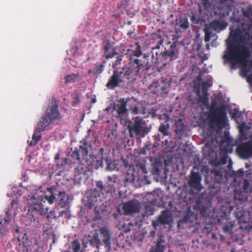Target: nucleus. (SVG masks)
Listing matches in <instances>:
<instances>
[{"label":"nucleus","instance_id":"1","mask_svg":"<svg viewBox=\"0 0 252 252\" xmlns=\"http://www.w3.org/2000/svg\"><path fill=\"white\" fill-rule=\"evenodd\" d=\"M226 51L223 56L226 62H232L231 68H235V65H242L243 75L246 76L252 68V60L249 61L251 52L248 45L252 48V28L251 25L241 30L239 28L231 31L230 36L226 41Z\"/></svg>","mask_w":252,"mask_h":252},{"label":"nucleus","instance_id":"2","mask_svg":"<svg viewBox=\"0 0 252 252\" xmlns=\"http://www.w3.org/2000/svg\"><path fill=\"white\" fill-rule=\"evenodd\" d=\"M92 146L86 140V138L83 139L80 141L79 148L75 147L73 149L71 148L72 153L70 156L73 158L80 161L81 159L85 160V162L88 166L95 165L97 168L103 166L104 162L106 164V169L112 171L114 170L116 166L112 161V158L109 155V152L105 151L103 148L99 149V155L100 159H97V156L90 154L88 157L89 150L91 149Z\"/></svg>","mask_w":252,"mask_h":252},{"label":"nucleus","instance_id":"3","mask_svg":"<svg viewBox=\"0 0 252 252\" xmlns=\"http://www.w3.org/2000/svg\"><path fill=\"white\" fill-rule=\"evenodd\" d=\"M136 44L137 47L135 50L124 49L121 53L125 55L127 58V63L125 68L126 70L125 72L126 76H128L131 78L136 76L137 79L140 77L144 71L150 69L153 65L148 61V56L144 54L142 56V52L139 43H136Z\"/></svg>","mask_w":252,"mask_h":252},{"label":"nucleus","instance_id":"4","mask_svg":"<svg viewBox=\"0 0 252 252\" xmlns=\"http://www.w3.org/2000/svg\"><path fill=\"white\" fill-rule=\"evenodd\" d=\"M122 60L123 56L120 55L117 57V60L112 63L113 74L106 84V87L109 90H114L125 82L133 83L137 79L136 76L132 77L131 78L129 77L128 76H126L125 72L126 70L125 68H126V66L127 63V61H124V65L123 66L117 67L118 65L121 63Z\"/></svg>","mask_w":252,"mask_h":252},{"label":"nucleus","instance_id":"5","mask_svg":"<svg viewBox=\"0 0 252 252\" xmlns=\"http://www.w3.org/2000/svg\"><path fill=\"white\" fill-rule=\"evenodd\" d=\"M199 8L200 11L203 8L220 17L228 16L235 9L233 0H201Z\"/></svg>","mask_w":252,"mask_h":252},{"label":"nucleus","instance_id":"6","mask_svg":"<svg viewBox=\"0 0 252 252\" xmlns=\"http://www.w3.org/2000/svg\"><path fill=\"white\" fill-rule=\"evenodd\" d=\"M62 118L59 110V103L57 100L52 102L45 110L38 122L41 130H46L47 127L56 121Z\"/></svg>","mask_w":252,"mask_h":252},{"label":"nucleus","instance_id":"7","mask_svg":"<svg viewBox=\"0 0 252 252\" xmlns=\"http://www.w3.org/2000/svg\"><path fill=\"white\" fill-rule=\"evenodd\" d=\"M27 201L30 211L34 212L41 216H46V218L48 220L56 218L55 211H50L48 213V207L45 206V201H43L42 197L29 195Z\"/></svg>","mask_w":252,"mask_h":252},{"label":"nucleus","instance_id":"8","mask_svg":"<svg viewBox=\"0 0 252 252\" xmlns=\"http://www.w3.org/2000/svg\"><path fill=\"white\" fill-rule=\"evenodd\" d=\"M217 103L212 102L210 106V112L208 115L210 126L222 127L225 125L226 113L223 105L216 107Z\"/></svg>","mask_w":252,"mask_h":252},{"label":"nucleus","instance_id":"9","mask_svg":"<svg viewBox=\"0 0 252 252\" xmlns=\"http://www.w3.org/2000/svg\"><path fill=\"white\" fill-rule=\"evenodd\" d=\"M233 208L229 204L222 206L220 209L217 220L218 223L221 226L223 231L229 234H231L232 228L235 224V222L229 217Z\"/></svg>","mask_w":252,"mask_h":252},{"label":"nucleus","instance_id":"10","mask_svg":"<svg viewBox=\"0 0 252 252\" xmlns=\"http://www.w3.org/2000/svg\"><path fill=\"white\" fill-rule=\"evenodd\" d=\"M234 200V203L236 204V208L234 211V215L236 218L239 220L238 223H243L245 226H241L240 227L241 229L244 228L248 229L247 221L249 219L250 213L252 212V203H247L246 205L240 204L236 202V200Z\"/></svg>","mask_w":252,"mask_h":252},{"label":"nucleus","instance_id":"11","mask_svg":"<svg viewBox=\"0 0 252 252\" xmlns=\"http://www.w3.org/2000/svg\"><path fill=\"white\" fill-rule=\"evenodd\" d=\"M134 123L128 126L129 134L130 137H133V134L136 136L144 137L147 134L150 129L147 126L145 122L142 118L136 116L133 118Z\"/></svg>","mask_w":252,"mask_h":252},{"label":"nucleus","instance_id":"12","mask_svg":"<svg viewBox=\"0 0 252 252\" xmlns=\"http://www.w3.org/2000/svg\"><path fill=\"white\" fill-rule=\"evenodd\" d=\"M194 169H198L196 166L193 167V170H191L189 179L188 181V185L189 187V193L191 195H196L200 192L203 189V186L201 185L202 177L198 172H195Z\"/></svg>","mask_w":252,"mask_h":252},{"label":"nucleus","instance_id":"13","mask_svg":"<svg viewBox=\"0 0 252 252\" xmlns=\"http://www.w3.org/2000/svg\"><path fill=\"white\" fill-rule=\"evenodd\" d=\"M251 184L249 180L246 178L244 180L243 186V191H236L234 192V199L236 202L240 205L247 203H252V189L249 191Z\"/></svg>","mask_w":252,"mask_h":252},{"label":"nucleus","instance_id":"14","mask_svg":"<svg viewBox=\"0 0 252 252\" xmlns=\"http://www.w3.org/2000/svg\"><path fill=\"white\" fill-rule=\"evenodd\" d=\"M15 236H16L19 246H22L23 252H30L32 250V241L28 236L27 233L21 232L19 227L15 230Z\"/></svg>","mask_w":252,"mask_h":252},{"label":"nucleus","instance_id":"15","mask_svg":"<svg viewBox=\"0 0 252 252\" xmlns=\"http://www.w3.org/2000/svg\"><path fill=\"white\" fill-rule=\"evenodd\" d=\"M236 152L238 155L243 159L252 158V139L238 144Z\"/></svg>","mask_w":252,"mask_h":252},{"label":"nucleus","instance_id":"16","mask_svg":"<svg viewBox=\"0 0 252 252\" xmlns=\"http://www.w3.org/2000/svg\"><path fill=\"white\" fill-rule=\"evenodd\" d=\"M127 99L121 98L115 104L113 109L117 113V117L121 120H124L127 115L128 109L126 108Z\"/></svg>","mask_w":252,"mask_h":252},{"label":"nucleus","instance_id":"17","mask_svg":"<svg viewBox=\"0 0 252 252\" xmlns=\"http://www.w3.org/2000/svg\"><path fill=\"white\" fill-rule=\"evenodd\" d=\"M122 209L126 215H131L140 212V203L136 200H129L123 204Z\"/></svg>","mask_w":252,"mask_h":252},{"label":"nucleus","instance_id":"18","mask_svg":"<svg viewBox=\"0 0 252 252\" xmlns=\"http://www.w3.org/2000/svg\"><path fill=\"white\" fill-rule=\"evenodd\" d=\"M169 44V48L168 49L165 48V50L160 53L162 59L167 61V62L176 60L178 57V50L177 49L176 43L171 44L170 42Z\"/></svg>","mask_w":252,"mask_h":252},{"label":"nucleus","instance_id":"19","mask_svg":"<svg viewBox=\"0 0 252 252\" xmlns=\"http://www.w3.org/2000/svg\"><path fill=\"white\" fill-rule=\"evenodd\" d=\"M202 94L200 95V88L198 87L196 90V94L199 97V100L202 104L207 105L209 104V94L208 93V88L210 85L208 81H204L202 83Z\"/></svg>","mask_w":252,"mask_h":252},{"label":"nucleus","instance_id":"20","mask_svg":"<svg viewBox=\"0 0 252 252\" xmlns=\"http://www.w3.org/2000/svg\"><path fill=\"white\" fill-rule=\"evenodd\" d=\"M167 84L165 82L164 80H162L161 82H154L153 84L150 85L148 87L153 94H161L167 93L165 92L167 89Z\"/></svg>","mask_w":252,"mask_h":252},{"label":"nucleus","instance_id":"21","mask_svg":"<svg viewBox=\"0 0 252 252\" xmlns=\"http://www.w3.org/2000/svg\"><path fill=\"white\" fill-rule=\"evenodd\" d=\"M157 45L152 47V62L154 64H156L159 62V57H161V55L160 52L159 48L161 45L163 43V39L160 36L156 35Z\"/></svg>","mask_w":252,"mask_h":252},{"label":"nucleus","instance_id":"22","mask_svg":"<svg viewBox=\"0 0 252 252\" xmlns=\"http://www.w3.org/2000/svg\"><path fill=\"white\" fill-rule=\"evenodd\" d=\"M99 197V191L96 189L92 190L87 195L86 206L88 208H92L93 207H96L97 205L98 198Z\"/></svg>","mask_w":252,"mask_h":252},{"label":"nucleus","instance_id":"23","mask_svg":"<svg viewBox=\"0 0 252 252\" xmlns=\"http://www.w3.org/2000/svg\"><path fill=\"white\" fill-rule=\"evenodd\" d=\"M101 244L102 242L99 239V234L97 233L94 234L92 236L89 235L86 240H83L82 242V245L84 248H87L88 245L93 247H96L98 248L99 245Z\"/></svg>","mask_w":252,"mask_h":252},{"label":"nucleus","instance_id":"24","mask_svg":"<svg viewBox=\"0 0 252 252\" xmlns=\"http://www.w3.org/2000/svg\"><path fill=\"white\" fill-rule=\"evenodd\" d=\"M103 48L104 51V56L106 59H112L119 54L113 48V45L109 40L104 41L103 43Z\"/></svg>","mask_w":252,"mask_h":252},{"label":"nucleus","instance_id":"25","mask_svg":"<svg viewBox=\"0 0 252 252\" xmlns=\"http://www.w3.org/2000/svg\"><path fill=\"white\" fill-rule=\"evenodd\" d=\"M213 172L214 173L215 183H214L213 185H210L209 188L210 189H216L215 192H218L220 189V184L221 183L223 180V175L221 171L219 170H214Z\"/></svg>","mask_w":252,"mask_h":252},{"label":"nucleus","instance_id":"26","mask_svg":"<svg viewBox=\"0 0 252 252\" xmlns=\"http://www.w3.org/2000/svg\"><path fill=\"white\" fill-rule=\"evenodd\" d=\"M99 233L102 237V241L105 247L110 248L111 237L109 231L106 227H103L99 229Z\"/></svg>","mask_w":252,"mask_h":252},{"label":"nucleus","instance_id":"27","mask_svg":"<svg viewBox=\"0 0 252 252\" xmlns=\"http://www.w3.org/2000/svg\"><path fill=\"white\" fill-rule=\"evenodd\" d=\"M166 246L165 240L162 235H159L155 246L152 247L149 252H163Z\"/></svg>","mask_w":252,"mask_h":252},{"label":"nucleus","instance_id":"28","mask_svg":"<svg viewBox=\"0 0 252 252\" xmlns=\"http://www.w3.org/2000/svg\"><path fill=\"white\" fill-rule=\"evenodd\" d=\"M172 216L170 211L168 210L163 211L158 217L157 222L162 225L168 224L172 221Z\"/></svg>","mask_w":252,"mask_h":252},{"label":"nucleus","instance_id":"29","mask_svg":"<svg viewBox=\"0 0 252 252\" xmlns=\"http://www.w3.org/2000/svg\"><path fill=\"white\" fill-rule=\"evenodd\" d=\"M45 130H41L39 126V123L37 124V126L35 128L34 133L32 136V140L29 143V145L31 146H34L41 139V132Z\"/></svg>","mask_w":252,"mask_h":252},{"label":"nucleus","instance_id":"30","mask_svg":"<svg viewBox=\"0 0 252 252\" xmlns=\"http://www.w3.org/2000/svg\"><path fill=\"white\" fill-rule=\"evenodd\" d=\"M175 124V129L174 131L177 135H179V138H181L186 130V126L181 119H179L177 120Z\"/></svg>","mask_w":252,"mask_h":252},{"label":"nucleus","instance_id":"31","mask_svg":"<svg viewBox=\"0 0 252 252\" xmlns=\"http://www.w3.org/2000/svg\"><path fill=\"white\" fill-rule=\"evenodd\" d=\"M58 199L61 207L64 208L69 205V196L64 191H60L59 192Z\"/></svg>","mask_w":252,"mask_h":252},{"label":"nucleus","instance_id":"32","mask_svg":"<svg viewBox=\"0 0 252 252\" xmlns=\"http://www.w3.org/2000/svg\"><path fill=\"white\" fill-rule=\"evenodd\" d=\"M135 169L131 173H127L126 175L124 184L125 186H128L130 184H133L134 181L139 179V177L135 175Z\"/></svg>","mask_w":252,"mask_h":252},{"label":"nucleus","instance_id":"33","mask_svg":"<svg viewBox=\"0 0 252 252\" xmlns=\"http://www.w3.org/2000/svg\"><path fill=\"white\" fill-rule=\"evenodd\" d=\"M107 185L109 187L110 191L112 192V190H114L115 188V184L118 182V176L116 175H112L111 176H108L107 177Z\"/></svg>","mask_w":252,"mask_h":252},{"label":"nucleus","instance_id":"34","mask_svg":"<svg viewBox=\"0 0 252 252\" xmlns=\"http://www.w3.org/2000/svg\"><path fill=\"white\" fill-rule=\"evenodd\" d=\"M47 190L50 195H46L44 196V198L47 200L49 204H51L54 203L56 201V197L55 193H54V188L50 187L48 188Z\"/></svg>","mask_w":252,"mask_h":252},{"label":"nucleus","instance_id":"35","mask_svg":"<svg viewBox=\"0 0 252 252\" xmlns=\"http://www.w3.org/2000/svg\"><path fill=\"white\" fill-rule=\"evenodd\" d=\"M225 27L224 24L219 21H213L210 24V28L215 31H219L224 29Z\"/></svg>","mask_w":252,"mask_h":252},{"label":"nucleus","instance_id":"36","mask_svg":"<svg viewBox=\"0 0 252 252\" xmlns=\"http://www.w3.org/2000/svg\"><path fill=\"white\" fill-rule=\"evenodd\" d=\"M169 125L168 124H161L158 127V131L161 133L163 136H168L170 134Z\"/></svg>","mask_w":252,"mask_h":252},{"label":"nucleus","instance_id":"37","mask_svg":"<svg viewBox=\"0 0 252 252\" xmlns=\"http://www.w3.org/2000/svg\"><path fill=\"white\" fill-rule=\"evenodd\" d=\"M161 166L162 165L161 163L159 162H155L152 163L151 172L153 175H159Z\"/></svg>","mask_w":252,"mask_h":252},{"label":"nucleus","instance_id":"38","mask_svg":"<svg viewBox=\"0 0 252 252\" xmlns=\"http://www.w3.org/2000/svg\"><path fill=\"white\" fill-rule=\"evenodd\" d=\"M178 25L182 30H187L189 27V23L188 18L186 17L180 18Z\"/></svg>","mask_w":252,"mask_h":252},{"label":"nucleus","instance_id":"39","mask_svg":"<svg viewBox=\"0 0 252 252\" xmlns=\"http://www.w3.org/2000/svg\"><path fill=\"white\" fill-rule=\"evenodd\" d=\"M156 201V199L155 198L154 199H152V200L151 202L152 204H154ZM144 208L145 210V213L147 215H151L153 214L154 208L153 206V204H146L145 205Z\"/></svg>","mask_w":252,"mask_h":252},{"label":"nucleus","instance_id":"40","mask_svg":"<svg viewBox=\"0 0 252 252\" xmlns=\"http://www.w3.org/2000/svg\"><path fill=\"white\" fill-rule=\"evenodd\" d=\"M79 76V73H78L76 74L72 73L71 74L67 75L64 78V83L65 84H67L71 82H74L76 78Z\"/></svg>","mask_w":252,"mask_h":252},{"label":"nucleus","instance_id":"41","mask_svg":"<svg viewBox=\"0 0 252 252\" xmlns=\"http://www.w3.org/2000/svg\"><path fill=\"white\" fill-rule=\"evenodd\" d=\"M242 11L244 17L252 20V6L242 8Z\"/></svg>","mask_w":252,"mask_h":252},{"label":"nucleus","instance_id":"42","mask_svg":"<svg viewBox=\"0 0 252 252\" xmlns=\"http://www.w3.org/2000/svg\"><path fill=\"white\" fill-rule=\"evenodd\" d=\"M96 186L99 189L102 194L108 193L110 191L109 189H107L106 187L103 185V183L101 181H98L96 182Z\"/></svg>","mask_w":252,"mask_h":252},{"label":"nucleus","instance_id":"43","mask_svg":"<svg viewBox=\"0 0 252 252\" xmlns=\"http://www.w3.org/2000/svg\"><path fill=\"white\" fill-rule=\"evenodd\" d=\"M73 252H79L81 249V244L78 240H74L71 243Z\"/></svg>","mask_w":252,"mask_h":252},{"label":"nucleus","instance_id":"44","mask_svg":"<svg viewBox=\"0 0 252 252\" xmlns=\"http://www.w3.org/2000/svg\"><path fill=\"white\" fill-rule=\"evenodd\" d=\"M204 41L205 42H208L210 41L211 38L213 35V32L211 31L210 28H206L204 29Z\"/></svg>","mask_w":252,"mask_h":252},{"label":"nucleus","instance_id":"45","mask_svg":"<svg viewBox=\"0 0 252 252\" xmlns=\"http://www.w3.org/2000/svg\"><path fill=\"white\" fill-rule=\"evenodd\" d=\"M105 63V62L104 61L103 63L101 64H95L94 72L97 74H100L104 69V64Z\"/></svg>","mask_w":252,"mask_h":252},{"label":"nucleus","instance_id":"46","mask_svg":"<svg viewBox=\"0 0 252 252\" xmlns=\"http://www.w3.org/2000/svg\"><path fill=\"white\" fill-rule=\"evenodd\" d=\"M221 152L220 153V158L219 159L218 163L220 164H225L227 162L228 156L225 153L222 154Z\"/></svg>","mask_w":252,"mask_h":252},{"label":"nucleus","instance_id":"47","mask_svg":"<svg viewBox=\"0 0 252 252\" xmlns=\"http://www.w3.org/2000/svg\"><path fill=\"white\" fill-rule=\"evenodd\" d=\"M239 135L240 139L242 140H246L248 138L246 131L242 127H240L239 129Z\"/></svg>","mask_w":252,"mask_h":252},{"label":"nucleus","instance_id":"48","mask_svg":"<svg viewBox=\"0 0 252 252\" xmlns=\"http://www.w3.org/2000/svg\"><path fill=\"white\" fill-rule=\"evenodd\" d=\"M60 216H62V217L64 216L66 219H70V214L69 210L68 209H67L65 211H63L61 212L59 217H60Z\"/></svg>","mask_w":252,"mask_h":252},{"label":"nucleus","instance_id":"49","mask_svg":"<svg viewBox=\"0 0 252 252\" xmlns=\"http://www.w3.org/2000/svg\"><path fill=\"white\" fill-rule=\"evenodd\" d=\"M187 192L185 191H182L181 193L180 194V197H179V199L181 200L180 202H185L187 201Z\"/></svg>","mask_w":252,"mask_h":252},{"label":"nucleus","instance_id":"50","mask_svg":"<svg viewBox=\"0 0 252 252\" xmlns=\"http://www.w3.org/2000/svg\"><path fill=\"white\" fill-rule=\"evenodd\" d=\"M136 167H139V169L141 171L142 173L146 174L147 173V168L145 164L143 163L140 164L139 165L136 166Z\"/></svg>","mask_w":252,"mask_h":252},{"label":"nucleus","instance_id":"51","mask_svg":"<svg viewBox=\"0 0 252 252\" xmlns=\"http://www.w3.org/2000/svg\"><path fill=\"white\" fill-rule=\"evenodd\" d=\"M150 150V146L146 145L143 148L141 149L139 153L142 155H146L147 151Z\"/></svg>","mask_w":252,"mask_h":252},{"label":"nucleus","instance_id":"52","mask_svg":"<svg viewBox=\"0 0 252 252\" xmlns=\"http://www.w3.org/2000/svg\"><path fill=\"white\" fill-rule=\"evenodd\" d=\"M234 175L238 177H241L244 175V171L242 169H240L236 172H234Z\"/></svg>","mask_w":252,"mask_h":252},{"label":"nucleus","instance_id":"53","mask_svg":"<svg viewBox=\"0 0 252 252\" xmlns=\"http://www.w3.org/2000/svg\"><path fill=\"white\" fill-rule=\"evenodd\" d=\"M131 113L133 115H137L139 114V110L137 106H134L133 107L130 108Z\"/></svg>","mask_w":252,"mask_h":252},{"label":"nucleus","instance_id":"54","mask_svg":"<svg viewBox=\"0 0 252 252\" xmlns=\"http://www.w3.org/2000/svg\"><path fill=\"white\" fill-rule=\"evenodd\" d=\"M67 164V159L66 158H63V161H62V163L61 164V165H60L59 164H57V165H56V167H58L59 168L60 167V166H62V167H64L65 166L66 164Z\"/></svg>","mask_w":252,"mask_h":252},{"label":"nucleus","instance_id":"55","mask_svg":"<svg viewBox=\"0 0 252 252\" xmlns=\"http://www.w3.org/2000/svg\"><path fill=\"white\" fill-rule=\"evenodd\" d=\"M6 217L4 218V220L6 223H9L10 221V217L11 216V214L9 213V209H8L6 211Z\"/></svg>","mask_w":252,"mask_h":252},{"label":"nucleus","instance_id":"56","mask_svg":"<svg viewBox=\"0 0 252 252\" xmlns=\"http://www.w3.org/2000/svg\"><path fill=\"white\" fill-rule=\"evenodd\" d=\"M191 21L194 24H198L199 22V19L197 18L196 16L192 15L190 18Z\"/></svg>","mask_w":252,"mask_h":252},{"label":"nucleus","instance_id":"57","mask_svg":"<svg viewBox=\"0 0 252 252\" xmlns=\"http://www.w3.org/2000/svg\"><path fill=\"white\" fill-rule=\"evenodd\" d=\"M83 166V165H80L79 166H78V169L80 168V173H83V174L85 175L87 170H84Z\"/></svg>","mask_w":252,"mask_h":252},{"label":"nucleus","instance_id":"58","mask_svg":"<svg viewBox=\"0 0 252 252\" xmlns=\"http://www.w3.org/2000/svg\"><path fill=\"white\" fill-rule=\"evenodd\" d=\"M126 14L130 17H132L135 15V13L134 12L130 11V10H126Z\"/></svg>","mask_w":252,"mask_h":252},{"label":"nucleus","instance_id":"59","mask_svg":"<svg viewBox=\"0 0 252 252\" xmlns=\"http://www.w3.org/2000/svg\"><path fill=\"white\" fill-rule=\"evenodd\" d=\"M247 80L249 83L252 84V73L248 75Z\"/></svg>","mask_w":252,"mask_h":252},{"label":"nucleus","instance_id":"60","mask_svg":"<svg viewBox=\"0 0 252 252\" xmlns=\"http://www.w3.org/2000/svg\"><path fill=\"white\" fill-rule=\"evenodd\" d=\"M237 113H238V111L236 110L235 109L234 110V112H233V113L232 114V117H237L236 115H237Z\"/></svg>","mask_w":252,"mask_h":252},{"label":"nucleus","instance_id":"61","mask_svg":"<svg viewBox=\"0 0 252 252\" xmlns=\"http://www.w3.org/2000/svg\"><path fill=\"white\" fill-rule=\"evenodd\" d=\"M60 155L59 153H58L56 154V156L55 157V160H57L60 158Z\"/></svg>","mask_w":252,"mask_h":252},{"label":"nucleus","instance_id":"62","mask_svg":"<svg viewBox=\"0 0 252 252\" xmlns=\"http://www.w3.org/2000/svg\"><path fill=\"white\" fill-rule=\"evenodd\" d=\"M5 235L4 232L2 231L1 229H0V238L3 237Z\"/></svg>","mask_w":252,"mask_h":252},{"label":"nucleus","instance_id":"63","mask_svg":"<svg viewBox=\"0 0 252 252\" xmlns=\"http://www.w3.org/2000/svg\"><path fill=\"white\" fill-rule=\"evenodd\" d=\"M168 144V141L167 140H164V144H165V145L169 147V145Z\"/></svg>","mask_w":252,"mask_h":252},{"label":"nucleus","instance_id":"64","mask_svg":"<svg viewBox=\"0 0 252 252\" xmlns=\"http://www.w3.org/2000/svg\"><path fill=\"white\" fill-rule=\"evenodd\" d=\"M222 151H223L225 153H227L228 152V149H227L226 148H224V149H223L222 150Z\"/></svg>","mask_w":252,"mask_h":252}]
</instances>
